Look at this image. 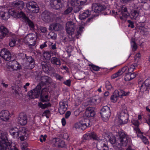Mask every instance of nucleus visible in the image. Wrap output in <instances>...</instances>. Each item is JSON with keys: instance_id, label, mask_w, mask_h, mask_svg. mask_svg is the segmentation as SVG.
Segmentation results:
<instances>
[{"instance_id": "f257e3e1", "label": "nucleus", "mask_w": 150, "mask_h": 150, "mask_svg": "<svg viewBox=\"0 0 150 150\" xmlns=\"http://www.w3.org/2000/svg\"><path fill=\"white\" fill-rule=\"evenodd\" d=\"M119 138L116 140L115 136L111 134L108 135L107 137L108 140L113 147L115 149L118 148L121 145L126 146L128 142L127 135L123 131H120L118 132Z\"/></svg>"}, {"instance_id": "f03ea898", "label": "nucleus", "mask_w": 150, "mask_h": 150, "mask_svg": "<svg viewBox=\"0 0 150 150\" xmlns=\"http://www.w3.org/2000/svg\"><path fill=\"white\" fill-rule=\"evenodd\" d=\"M0 150H18L14 146H12L8 141L6 132H2L0 137Z\"/></svg>"}, {"instance_id": "7ed1b4c3", "label": "nucleus", "mask_w": 150, "mask_h": 150, "mask_svg": "<svg viewBox=\"0 0 150 150\" xmlns=\"http://www.w3.org/2000/svg\"><path fill=\"white\" fill-rule=\"evenodd\" d=\"M10 12L12 15L15 18L21 19L23 22L28 25L31 29H34L35 25L33 22L30 20L22 11L19 12L18 13H16L13 10V11H10Z\"/></svg>"}, {"instance_id": "20e7f679", "label": "nucleus", "mask_w": 150, "mask_h": 150, "mask_svg": "<svg viewBox=\"0 0 150 150\" xmlns=\"http://www.w3.org/2000/svg\"><path fill=\"white\" fill-rule=\"evenodd\" d=\"M100 113L103 120L105 121L108 120L111 115V111L110 107L108 106L103 107L100 110Z\"/></svg>"}, {"instance_id": "39448f33", "label": "nucleus", "mask_w": 150, "mask_h": 150, "mask_svg": "<svg viewBox=\"0 0 150 150\" xmlns=\"http://www.w3.org/2000/svg\"><path fill=\"white\" fill-rule=\"evenodd\" d=\"M41 88L40 85H37L35 88L28 92V95L31 99L38 98L41 94Z\"/></svg>"}, {"instance_id": "423d86ee", "label": "nucleus", "mask_w": 150, "mask_h": 150, "mask_svg": "<svg viewBox=\"0 0 150 150\" xmlns=\"http://www.w3.org/2000/svg\"><path fill=\"white\" fill-rule=\"evenodd\" d=\"M138 85L141 91L147 92L150 89V78L146 79L144 82L141 81H139Z\"/></svg>"}, {"instance_id": "0eeeda50", "label": "nucleus", "mask_w": 150, "mask_h": 150, "mask_svg": "<svg viewBox=\"0 0 150 150\" xmlns=\"http://www.w3.org/2000/svg\"><path fill=\"white\" fill-rule=\"evenodd\" d=\"M42 19L46 22H53L56 17V15L47 11H45L42 13Z\"/></svg>"}, {"instance_id": "6e6552de", "label": "nucleus", "mask_w": 150, "mask_h": 150, "mask_svg": "<svg viewBox=\"0 0 150 150\" xmlns=\"http://www.w3.org/2000/svg\"><path fill=\"white\" fill-rule=\"evenodd\" d=\"M118 115L120 119L119 122L121 124L127 123L128 119V114L126 109L122 110L119 113Z\"/></svg>"}, {"instance_id": "1a4fd4ad", "label": "nucleus", "mask_w": 150, "mask_h": 150, "mask_svg": "<svg viewBox=\"0 0 150 150\" xmlns=\"http://www.w3.org/2000/svg\"><path fill=\"white\" fill-rule=\"evenodd\" d=\"M27 9L30 12L33 13H37L39 11V8L36 2L34 1H30L26 4Z\"/></svg>"}, {"instance_id": "9d476101", "label": "nucleus", "mask_w": 150, "mask_h": 150, "mask_svg": "<svg viewBox=\"0 0 150 150\" xmlns=\"http://www.w3.org/2000/svg\"><path fill=\"white\" fill-rule=\"evenodd\" d=\"M0 56L7 61L14 59L13 55L11 54L9 50L6 48H4L1 50L0 52Z\"/></svg>"}, {"instance_id": "9b49d317", "label": "nucleus", "mask_w": 150, "mask_h": 150, "mask_svg": "<svg viewBox=\"0 0 150 150\" xmlns=\"http://www.w3.org/2000/svg\"><path fill=\"white\" fill-rule=\"evenodd\" d=\"M91 8L92 10L91 12L93 13H99L105 10L106 7L100 3H93L92 4Z\"/></svg>"}, {"instance_id": "f8f14e48", "label": "nucleus", "mask_w": 150, "mask_h": 150, "mask_svg": "<svg viewBox=\"0 0 150 150\" xmlns=\"http://www.w3.org/2000/svg\"><path fill=\"white\" fill-rule=\"evenodd\" d=\"M49 90V86H45L42 88L41 91L40 98L41 101L42 102H47L49 100L48 99V91Z\"/></svg>"}, {"instance_id": "ddd939ff", "label": "nucleus", "mask_w": 150, "mask_h": 150, "mask_svg": "<svg viewBox=\"0 0 150 150\" xmlns=\"http://www.w3.org/2000/svg\"><path fill=\"white\" fill-rule=\"evenodd\" d=\"M75 29L76 25L73 22L69 21L66 24V30L67 32L69 35H72Z\"/></svg>"}, {"instance_id": "4468645a", "label": "nucleus", "mask_w": 150, "mask_h": 150, "mask_svg": "<svg viewBox=\"0 0 150 150\" xmlns=\"http://www.w3.org/2000/svg\"><path fill=\"white\" fill-rule=\"evenodd\" d=\"M96 147L98 150H108L107 142L104 140H100L97 143Z\"/></svg>"}, {"instance_id": "2eb2a0df", "label": "nucleus", "mask_w": 150, "mask_h": 150, "mask_svg": "<svg viewBox=\"0 0 150 150\" xmlns=\"http://www.w3.org/2000/svg\"><path fill=\"white\" fill-rule=\"evenodd\" d=\"M26 132L24 127H21L18 129V131L15 136V138L19 137L21 141H23L25 139V136L26 135Z\"/></svg>"}, {"instance_id": "dca6fc26", "label": "nucleus", "mask_w": 150, "mask_h": 150, "mask_svg": "<svg viewBox=\"0 0 150 150\" xmlns=\"http://www.w3.org/2000/svg\"><path fill=\"white\" fill-rule=\"evenodd\" d=\"M25 39L27 42L32 46H34L35 44L36 35L33 33L28 34L25 37Z\"/></svg>"}, {"instance_id": "f3484780", "label": "nucleus", "mask_w": 150, "mask_h": 150, "mask_svg": "<svg viewBox=\"0 0 150 150\" xmlns=\"http://www.w3.org/2000/svg\"><path fill=\"white\" fill-rule=\"evenodd\" d=\"M18 122L21 125H25L27 122V118L26 115L23 113H20L18 118Z\"/></svg>"}, {"instance_id": "a211bd4d", "label": "nucleus", "mask_w": 150, "mask_h": 150, "mask_svg": "<svg viewBox=\"0 0 150 150\" xmlns=\"http://www.w3.org/2000/svg\"><path fill=\"white\" fill-rule=\"evenodd\" d=\"M11 5L13 8L19 10H22L24 6V2L21 1L16 0L12 2Z\"/></svg>"}, {"instance_id": "6ab92c4d", "label": "nucleus", "mask_w": 150, "mask_h": 150, "mask_svg": "<svg viewBox=\"0 0 150 150\" xmlns=\"http://www.w3.org/2000/svg\"><path fill=\"white\" fill-rule=\"evenodd\" d=\"M60 107L58 108V110L61 115L64 113L68 107V105L65 101H62L59 102Z\"/></svg>"}, {"instance_id": "aec40b11", "label": "nucleus", "mask_w": 150, "mask_h": 150, "mask_svg": "<svg viewBox=\"0 0 150 150\" xmlns=\"http://www.w3.org/2000/svg\"><path fill=\"white\" fill-rule=\"evenodd\" d=\"M9 117V112L7 110H2L0 112V118L3 121H6L8 120Z\"/></svg>"}, {"instance_id": "412c9836", "label": "nucleus", "mask_w": 150, "mask_h": 150, "mask_svg": "<svg viewBox=\"0 0 150 150\" xmlns=\"http://www.w3.org/2000/svg\"><path fill=\"white\" fill-rule=\"evenodd\" d=\"M83 137L86 140H88L92 139L94 140H98L99 139V138L96 133L94 132L84 134L83 136Z\"/></svg>"}, {"instance_id": "4be33fe9", "label": "nucleus", "mask_w": 150, "mask_h": 150, "mask_svg": "<svg viewBox=\"0 0 150 150\" xmlns=\"http://www.w3.org/2000/svg\"><path fill=\"white\" fill-rule=\"evenodd\" d=\"M8 66L13 69V70L17 71L21 68L18 62L14 59L11 60L9 62Z\"/></svg>"}, {"instance_id": "5701e85b", "label": "nucleus", "mask_w": 150, "mask_h": 150, "mask_svg": "<svg viewBox=\"0 0 150 150\" xmlns=\"http://www.w3.org/2000/svg\"><path fill=\"white\" fill-rule=\"evenodd\" d=\"M14 11L16 13H18L19 11H16L14 9H9L8 11V12H4L3 11H1L0 13V15L1 16V18H2L4 20H7L8 18H9L10 15H11L14 18V16H13L10 13V11Z\"/></svg>"}, {"instance_id": "b1692460", "label": "nucleus", "mask_w": 150, "mask_h": 150, "mask_svg": "<svg viewBox=\"0 0 150 150\" xmlns=\"http://www.w3.org/2000/svg\"><path fill=\"white\" fill-rule=\"evenodd\" d=\"M101 101V97L98 96H96L90 99L88 101V103L91 105H96L100 103Z\"/></svg>"}, {"instance_id": "393cba45", "label": "nucleus", "mask_w": 150, "mask_h": 150, "mask_svg": "<svg viewBox=\"0 0 150 150\" xmlns=\"http://www.w3.org/2000/svg\"><path fill=\"white\" fill-rule=\"evenodd\" d=\"M82 125V130H84L87 127H90L92 125V123L87 118L84 119L81 121Z\"/></svg>"}, {"instance_id": "a878e982", "label": "nucleus", "mask_w": 150, "mask_h": 150, "mask_svg": "<svg viewBox=\"0 0 150 150\" xmlns=\"http://www.w3.org/2000/svg\"><path fill=\"white\" fill-rule=\"evenodd\" d=\"M41 81L38 85H40L42 87L43 85L45 84H48L51 82V79L49 77L46 76H44L41 77Z\"/></svg>"}, {"instance_id": "bb28decb", "label": "nucleus", "mask_w": 150, "mask_h": 150, "mask_svg": "<svg viewBox=\"0 0 150 150\" xmlns=\"http://www.w3.org/2000/svg\"><path fill=\"white\" fill-rule=\"evenodd\" d=\"M25 60L29 63V65L30 69L33 68L35 66V62L34 59L31 56H28L27 54H25Z\"/></svg>"}, {"instance_id": "cd10ccee", "label": "nucleus", "mask_w": 150, "mask_h": 150, "mask_svg": "<svg viewBox=\"0 0 150 150\" xmlns=\"http://www.w3.org/2000/svg\"><path fill=\"white\" fill-rule=\"evenodd\" d=\"M8 33V31L6 28L1 26L0 27V39H3L7 35Z\"/></svg>"}, {"instance_id": "c85d7f7f", "label": "nucleus", "mask_w": 150, "mask_h": 150, "mask_svg": "<svg viewBox=\"0 0 150 150\" xmlns=\"http://www.w3.org/2000/svg\"><path fill=\"white\" fill-rule=\"evenodd\" d=\"M95 113L92 107H87L86 111V115L88 117H93L95 115Z\"/></svg>"}, {"instance_id": "c756f323", "label": "nucleus", "mask_w": 150, "mask_h": 150, "mask_svg": "<svg viewBox=\"0 0 150 150\" xmlns=\"http://www.w3.org/2000/svg\"><path fill=\"white\" fill-rule=\"evenodd\" d=\"M121 14L122 16H120V18L122 20L124 19V18H126L129 16V13L127 11L126 7H123L121 11Z\"/></svg>"}, {"instance_id": "7c9ffc66", "label": "nucleus", "mask_w": 150, "mask_h": 150, "mask_svg": "<svg viewBox=\"0 0 150 150\" xmlns=\"http://www.w3.org/2000/svg\"><path fill=\"white\" fill-rule=\"evenodd\" d=\"M91 12V11L90 12L89 11V10H86L85 12L79 15V18L81 20H83L86 18L88 17L90 15L93 13Z\"/></svg>"}, {"instance_id": "2f4dec72", "label": "nucleus", "mask_w": 150, "mask_h": 150, "mask_svg": "<svg viewBox=\"0 0 150 150\" xmlns=\"http://www.w3.org/2000/svg\"><path fill=\"white\" fill-rule=\"evenodd\" d=\"M118 90H115L113 93L112 95L110 97V99L112 102H116L118 99Z\"/></svg>"}, {"instance_id": "473e14b6", "label": "nucleus", "mask_w": 150, "mask_h": 150, "mask_svg": "<svg viewBox=\"0 0 150 150\" xmlns=\"http://www.w3.org/2000/svg\"><path fill=\"white\" fill-rule=\"evenodd\" d=\"M18 129L16 127L10 128L9 129L10 134L14 138L18 131Z\"/></svg>"}, {"instance_id": "72a5a7b5", "label": "nucleus", "mask_w": 150, "mask_h": 150, "mask_svg": "<svg viewBox=\"0 0 150 150\" xmlns=\"http://www.w3.org/2000/svg\"><path fill=\"white\" fill-rule=\"evenodd\" d=\"M139 15L138 11L137 10H134L132 11L130 16L132 19H136Z\"/></svg>"}, {"instance_id": "f704fd0d", "label": "nucleus", "mask_w": 150, "mask_h": 150, "mask_svg": "<svg viewBox=\"0 0 150 150\" xmlns=\"http://www.w3.org/2000/svg\"><path fill=\"white\" fill-rule=\"evenodd\" d=\"M131 46L132 47V50L134 51H135L137 49V46L135 42V39L134 38H132L131 40Z\"/></svg>"}, {"instance_id": "c9c22d12", "label": "nucleus", "mask_w": 150, "mask_h": 150, "mask_svg": "<svg viewBox=\"0 0 150 150\" xmlns=\"http://www.w3.org/2000/svg\"><path fill=\"white\" fill-rule=\"evenodd\" d=\"M41 64L43 71L46 73H47L49 69L47 63L44 62H41Z\"/></svg>"}, {"instance_id": "e433bc0d", "label": "nucleus", "mask_w": 150, "mask_h": 150, "mask_svg": "<svg viewBox=\"0 0 150 150\" xmlns=\"http://www.w3.org/2000/svg\"><path fill=\"white\" fill-rule=\"evenodd\" d=\"M16 38L11 37L10 40L9 45L11 47H13L16 44Z\"/></svg>"}, {"instance_id": "4c0bfd02", "label": "nucleus", "mask_w": 150, "mask_h": 150, "mask_svg": "<svg viewBox=\"0 0 150 150\" xmlns=\"http://www.w3.org/2000/svg\"><path fill=\"white\" fill-rule=\"evenodd\" d=\"M57 144L58 145V147L59 148H63L65 146V142L63 140H60L57 138Z\"/></svg>"}, {"instance_id": "58836bf2", "label": "nucleus", "mask_w": 150, "mask_h": 150, "mask_svg": "<svg viewBox=\"0 0 150 150\" xmlns=\"http://www.w3.org/2000/svg\"><path fill=\"white\" fill-rule=\"evenodd\" d=\"M39 105L40 107L42 109L50 107L51 106V104L49 103L42 104L40 103H39Z\"/></svg>"}, {"instance_id": "ea45409f", "label": "nucleus", "mask_w": 150, "mask_h": 150, "mask_svg": "<svg viewBox=\"0 0 150 150\" xmlns=\"http://www.w3.org/2000/svg\"><path fill=\"white\" fill-rule=\"evenodd\" d=\"M62 0H57V10L60 9L64 6Z\"/></svg>"}, {"instance_id": "a19ab883", "label": "nucleus", "mask_w": 150, "mask_h": 150, "mask_svg": "<svg viewBox=\"0 0 150 150\" xmlns=\"http://www.w3.org/2000/svg\"><path fill=\"white\" fill-rule=\"evenodd\" d=\"M137 63H134L133 64H132L130 67L128 68V73H130L132 72L134 69H135V67H137Z\"/></svg>"}, {"instance_id": "79ce46f5", "label": "nucleus", "mask_w": 150, "mask_h": 150, "mask_svg": "<svg viewBox=\"0 0 150 150\" xmlns=\"http://www.w3.org/2000/svg\"><path fill=\"white\" fill-rule=\"evenodd\" d=\"M81 5L80 4L76 5L73 7L75 13H76L79 12L82 8L81 6Z\"/></svg>"}, {"instance_id": "37998d69", "label": "nucleus", "mask_w": 150, "mask_h": 150, "mask_svg": "<svg viewBox=\"0 0 150 150\" xmlns=\"http://www.w3.org/2000/svg\"><path fill=\"white\" fill-rule=\"evenodd\" d=\"M50 5L51 7L55 9H56V0H51L50 1Z\"/></svg>"}, {"instance_id": "c03bdc74", "label": "nucleus", "mask_w": 150, "mask_h": 150, "mask_svg": "<svg viewBox=\"0 0 150 150\" xmlns=\"http://www.w3.org/2000/svg\"><path fill=\"white\" fill-rule=\"evenodd\" d=\"M89 66H91V67L90 68V69H93L94 71H98L99 70L100 68L98 66H95L93 64H89Z\"/></svg>"}, {"instance_id": "a18cd8bd", "label": "nucleus", "mask_w": 150, "mask_h": 150, "mask_svg": "<svg viewBox=\"0 0 150 150\" xmlns=\"http://www.w3.org/2000/svg\"><path fill=\"white\" fill-rule=\"evenodd\" d=\"M43 56L45 59L47 60H49L51 57L50 53L49 52H47L44 53Z\"/></svg>"}, {"instance_id": "49530a36", "label": "nucleus", "mask_w": 150, "mask_h": 150, "mask_svg": "<svg viewBox=\"0 0 150 150\" xmlns=\"http://www.w3.org/2000/svg\"><path fill=\"white\" fill-rule=\"evenodd\" d=\"M56 23H53L50 25L49 29L53 31H56Z\"/></svg>"}, {"instance_id": "de8ad7c7", "label": "nucleus", "mask_w": 150, "mask_h": 150, "mask_svg": "<svg viewBox=\"0 0 150 150\" xmlns=\"http://www.w3.org/2000/svg\"><path fill=\"white\" fill-rule=\"evenodd\" d=\"M140 32L142 34H144L147 31V29L143 26L139 28Z\"/></svg>"}, {"instance_id": "09e8293b", "label": "nucleus", "mask_w": 150, "mask_h": 150, "mask_svg": "<svg viewBox=\"0 0 150 150\" xmlns=\"http://www.w3.org/2000/svg\"><path fill=\"white\" fill-rule=\"evenodd\" d=\"M126 75L124 78V80L125 81H128L132 80L131 78L130 73H126Z\"/></svg>"}, {"instance_id": "8fccbe9b", "label": "nucleus", "mask_w": 150, "mask_h": 150, "mask_svg": "<svg viewBox=\"0 0 150 150\" xmlns=\"http://www.w3.org/2000/svg\"><path fill=\"white\" fill-rule=\"evenodd\" d=\"M82 125L81 121L79 122L76 123L74 125L76 129H79L81 128L82 129Z\"/></svg>"}, {"instance_id": "3c124183", "label": "nucleus", "mask_w": 150, "mask_h": 150, "mask_svg": "<svg viewBox=\"0 0 150 150\" xmlns=\"http://www.w3.org/2000/svg\"><path fill=\"white\" fill-rule=\"evenodd\" d=\"M105 87L108 90H109L112 88V86L111 84L109 81H107L105 83Z\"/></svg>"}, {"instance_id": "603ef678", "label": "nucleus", "mask_w": 150, "mask_h": 150, "mask_svg": "<svg viewBox=\"0 0 150 150\" xmlns=\"http://www.w3.org/2000/svg\"><path fill=\"white\" fill-rule=\"evenodd\" d=\"M50 111L49 110H46L43 113L42 115L45 116L47 118H49L50 116Z\"/></svg>"}, {"instance_id": "864d4df0", "label": "nucleus", "mask_w": 150, "mask_h": 150, "mask_svg": "<svg viewBox=\"0 0 150 150\" xmlns=\"http://www.w3.org/2000/svg\"><path fill=\"white\" fill-rule=\"evenodd\" d=\"M141 57V55L140 53L137 54L134 57L135 62L136 63L139 60Z\"/></svg>"}, {"instance_id": "5fc2aeb1", "label": "nucleus", "mask_w": 150, "mask_h": 150, "mask_svg": "<svg viewBox=\"0 0 150 150\" xmlns=\"http://www.w3.org/2000/svg\"><path fill=\"white\" fill-rule=\"evenodd\" d=\"M72 9V7H69L64 11V13L65 14H67L71 13Z\"/></svg>"}, {"instance_id": "6e6d98bb", "label": "nucleus", "mask_w": 150, "mask_h": 150, "mask_svg": "<svg viewBox=\"0 0 150 150\" xmlns=\"http://www.w3.org/2000/svg\"><path fill=\"white\" fill-rule=\"evenodd\" d=\"M63 29L62 24L57 23V31H61Z\"/></svg>"}, {"instance_id": "4d7b16f0", "label": "nucleus", "mask_w": 150, "mask_h": 150, "mask_svg": "<svg viewBox=\"0 0 150 150\" xmlns=\"http://www.w3.org/2000/svg\"><path fill=\"white\" fill-rule=\"evenodd\" d=\"M28 146V144L27 143H23L21 145V148L22 150H25Z\"/></svg>"}, {"instance_id": "13d9d810", "label": "nucleus", "mask_w": 150, "mask_h": 150, "mask_svg": "<svg viewBox=\"0 0 150 150\" xmlns=\"http://www.w3.org/2000/svg\"><path fill=\"white\" fill-rule=\"evenodd\" d=\"M141 138L142 139L143 142L145 144H147L148 143V141L146 138L142 135L141 136Z\"/></svg>"}, {"instance_id": "bf43d9fd", "label": "nucleus", "mask_w": 150, "mask_h": 150, "mask_svg": "<svg viewBox=\"0 0 150 150\" xmlns=\"http://www.w3.org/2000/svg\"><path fill=\"white\" fill-rule=\"evenodd\" d=\"M132 122L133 125L136 127H138L139 124V122L138 120H133L132 121Z\"/></svg>"}, {"instance_id": "052dcab7", "label": "nucleus", "mask_w": 150, "mask_h": 150, "mask_svg": "<svg viewBox=\"0 0 150 150\" xmlns=\"http://www.w3.org/2000/svg\"><path fill=\"white\" fill-rule=\"evenodd\" d=\"M49 35L51 36V38L54 40H55L56 38V34L53 32H51L50 33Z\"/></svg>"}, {"instance_id": "680f3d73", "label": "nucleus", "mask_w": 150, "mask_h": 150, "mask_svg": "<svg viewBox=\"0 0 150 150\" xmlns=\"http://www.w3.org/2000/svg\"><path fill=\"white\" fill-rule=\"evenodd\" d=\"M87 0H77V3L82 5L84 4Z\"/></svg>"}, {"instance_id": "e2e57ef3", "label": "nucleus", "mask_w": 150, "mask_h": 150, "mask_svg": "<svg viewBox=\"0 0 150 150\" xmlns=\"http://www.w3.org/2000/svg\"><path fill=\"white\" fill-rule=\"evenodd\" d=\"M56 138H54L51 141V143L53 147L56 146Z\"/></svg>"}, {"instance_id": "0e129e2a", "label": "nucleus", "mask_w": 150, "mask_h": 150, "mask_svg": "<svg viewBox=\"0 0 150 150\" xmlns=\"http://www.w3.org/2000/svg\"><path fill=\"white\" fill-rule=\"evenodd\" d=\"M40 29L41 32L43 33H46L47 31L46 28L43 26H41L40 28Z\"/></svg>"}, {"instance_id": "69168bd1", "label": "nucleus", "mask_w": 150, "mask_h": 150, "mask_svg": "<svg viewBox=\"0 0 150 150\" xmlns=\"http://www.w3.org/2000/svg\"><path fill=\"white\" fill-rule=\"evenodd\" d=\"M127 22L129 23L128 25V27H131V28H134V26L133 23L132 21L130 20H128L127 21Z\"/></svg>"}, {"instance_id": "338daca9", "label": "nucleus", "mask_w": 150, "mask_h": 150, "mask_svg": "<svg viewBox=\"0 0 150 150\" xmlns=\"http://www.w3.org/2000/svg\"><path fill=\"white\" fill-rule=\"evenodd\" d=\"M77 3V0H71L70 3L72 6H76V5L78 4Z\"/></svg>"}, {"instance_id": "774afa93", "label": "nucleus", "mask_w": 150, "mask_h": 150, "mask_svg": "<svg viewBox=\"0 0 150 150\" xmlns=\"http://www.w3.org/2000/svg\"><path fill=\"white\" fill-rule=\"evenodd\" d=\"M71 81L70 79H68L66 81H64L63 83L68 86H71Z\"/></svg>"}]
</instances>
